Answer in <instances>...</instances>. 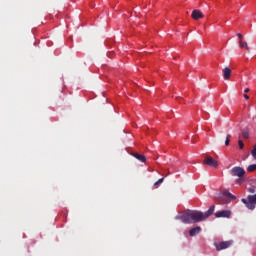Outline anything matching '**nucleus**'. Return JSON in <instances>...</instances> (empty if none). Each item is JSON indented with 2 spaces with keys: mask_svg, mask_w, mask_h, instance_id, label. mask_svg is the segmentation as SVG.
<instances>
[{
  "mask_svg": "<svg viewBox=\"0 0 256 256\" xmlns=\"http://www.w3.org/2000/svg\"><path fill=\"white\" fill-rule=\"evenodd\" d=\"M215 210L214 206H211L206 213L195 210H187L182 216H177L176 219H180L184 224H193L204 221L213 214Z\"/></svg>",
  "mask_w": 256,
  "mask_h": 256,
  "instance_id": "nucleus-1",
  "label": "nucleus"
},
{
  "mask_svg": "<svg viewBox=\"0 0 256 256\" xmlns=\"http://www.w3.org/2000/svg\"><path fill=\"white\" fill-rule=\"evenodd\" d=\"M242 202L247 206L248 209L254 210L256 205V194L249 195L248 200L242 199Z\"/></svg>",
  "mask_w": 256,
  "mask_h": 256,
  "instance_id": "nucleus-2",
  "label": "nucleus"
},
{
  "mask_svg": "<svg viewBox=\"0 0 256 256\" xmlns=\"http://www.w3.org/2000/svg\"><path fill=\"white\" fill-rule=\"evenodd\" d=\"M232 245H233V241L232 240H230V241H223V242L215 243L214 244V246L216 247L217 251H222V250L228 249Z\"/></svg>",
  "mask_w": 256,
  "mask_h": 256,
  "instance_id": "nucleus-3",
  "label": "nucleus"
},
{
  "mask_svg": "<svg viewBox=\"0 0 256 256\" xmlns=\"http://www.w3.org/2000/svg\"><path fill=\"white\" fill-rule=\"evenodd\" d=\"M224 198H229L231 200H235L236 197L233 196L232 194H230L228 191H224L222 195H220V197H216V201L219 203V204H225L227 203L226 201H224Z\"/></svg>",
  "mask_w": 256,
  "mask_h": 256,
  "instance_id": "nucleus-4",
  "label": "nucleus"
},
{
  "mask_svg": "<svg viewBox=\"0 0 256 256\" xmlns=\"http://www.w3.org/2000/svg\"><path fill=\"white\" fill-rule=\"evenodd\" d=\"M245 170L241 167H234L231 170V174L235 177L242 178L245 175Z\"/></svg>",
  "mask_w": 256,
  "mask_h": 256,
  "instance_id": "nucleus-5",
  "label": "nucleus"
},
{
  "mask_svg": "<svg viewBox=\"0 0 256 256\" xmlns=\"http://www.w3.org/2000/svg\"><path fill=\"white\" fill-rule=\"evenodd\" d=\"M204 165H208L210 167H214L216 168L218 166V163L215 159H213L212 157H207L204 162H203Z\"/></svg>",
  "mask_w": 256,
  "mask_h": 256,
  "instance_id": "nucleus-6",
  "label": "nucleus"
},
{
  "mask_svg": "<svg viewBox=\"0 0 256 256\" xmlns=\"http://www.w3.org/2000/svg\"><path fill=\"white\" fill-rule=\"evenodd\" d=\"M191 17H192L194 20H199V19L204 18V14H203L200 10L194 9V10L192 11Z\"/></svg>",
  "mask_w": 256,
  "mask_h": 256,
  "instance_id": "nucleus-7",
  "label": "nucleus"
},
{
  "mask_svg": "<svg viewBox=\"0 0 256 256\" xmlns=\"http://www.w3.org/2000/svg\"><path fill=\"white\" fill-rule=\"evenodd\" d=\"M230 215H231V212L230 211H226V210L217 212L215 214V216L217 218H228Z\"/></svg>",
  "mask_w": 256,
  "mask_h": 256,
  "instance_id": "nucleus-8",
  "label": "nucleus"
},
{
  "mask_svg": "<svg viewBox=\"0 0 256 256\" xmlns=\"http://www.w3.org/2000/svg\"><path fill=\"white\" fill-rule=\"evenodd\" d=\"M231 73H232L231 68H229V67L226 66V67L223 69V77H224V79H225V80H229L230 77H231Z\"/></svg>",
  "mask_w": 256,
  "mask_h": 256,
  "instance_id": "nucleus-9",
  "label": "nucleus"
},
{
  "mask_svg": "<svg viewBox=\"0 0 256 256\" xmlns=\"http://www.w3.org/2000/svg\"><path fill=\"white\" fill-rule=\"evenodd\" d=\"M200 231H201V228H200V227H195V228H193V229H191V230L189 231V235H190L191 237H194V236H196L197 234H199Z\"/></svg>",
  "mask_w": 256,
  "mask_h": 256,
  "instance_id": "nucleus-10",
  "label": "nucleus"
},
{
  "mask_svg": "<svg viewBox=\"0 0 256 256\" xmlns=\"http://www.w3.org/2000/svg\"><path fill=\"white\" fill-rule=\"evenodd\" d=\"M132 156L135 157L138 161H140L142 163H144L146 161V158L143 155L134 153V154H132Z\"/></svg>",
  "mask_w": 256,
  "mask_h": 256,
  "instance_id": "nucleus-11",
  "label": "nucleus"
},
{
  "mask_svg": "<svg viewBox=\"0 0 256 256\" xmlns=\"http://www.w3.org/2000/svg\"><path fill=\"white\" fill-rule=\"evenodd\" d=\"M239 47L240 48H246L247 52H250V48L247 44V42H243L242 40L239 41Z\"/></svg>",
  "mask_w": 256,
  "mask_h": 256,
  "instance_id": "nucleus-12",
  "label": "nucleus"
},
{
  "mask_svg": "<svg viewBox=\"0 0 256 256\" xmlns=\"http://www.w3.org/2000/svg\"><path fill=\"white\" fill-rule=\"evenodd\" d=\"M256 170V164H253V165H250L248 168H247V171L248 172H254Z\"/></svg>",
  "mask_w": 256,
  "mask_h": 256,
  "instance_id": "nucleus-13",
  "label": "nucleus"
},
{
  "mask_svg": "<svg viewBox=\"0 0 256 256\" xmlns=\"http://www.w3.org/2000/svg\"><path fill=\"white\" fill-rule=\"evenodd\" d=\"M242 137H243L244 139H248V138H249V131H248V130H243V132H242Z\"/></svg>",
  "mask_w": 256,
  "mask_h": 256,
  "instance_id": "nucleus-14",
  "label": "nucleus"
},
{
  "mask_svg": "<svg viewBox=\"0 0 256 256\" xmlns=\"http://www.w3.org/2000/svg\"><path fill=\"white\" fill-rule=\"evenodd\" d=\"M230 139H231V134H228L225 140V145L229 146L230 145Z\"/></svg>",
  "mask_w": 256,
  "mask_h": 256,
  "instance_id": "nucleus-15",
  "label": "nucleus"
},
{
  "mask_svg": "<svg viewBox=\"0 0 256 256\" xmlns=\"http://www.w3.org/2000/svg\"><path fill=\"white\" fill-rule=\"evenodd\" d=\"M251 154H252L254 160H256V145L254 146V148H253Z\"/></svg>",
  "mask_w": 256,
  "mask_h": 256,
  "instance_id": "nucleus-16",
  "label": "nucleus"
},
{
  "mask_svg": "<svg viewBox=\"0 0 256 256\" xmlns=\"http://www.w3.org/2000/svg\"><path fill=\"white\" fill-rule=\"evenodd\" d=\"M238 145L240 149H243L244 147V142H242V140H238Z\"/></svg>",
  "mask_w": 256,
  "mask_h": 256,
  "instance_id": "nucleus-17",
  "label": "nucleus"
},
{
  "mask_svg": "<svg viewBox=\"0 0 256 256\" xmlns=\"http://www.w3.org/2000/svg\"><path fill=\"white\" fill-rule=\"evenodd\" d=\"M163 181H164V178L159 179L157 182L154 183V186H157V185L163 183Z\"/></svg>",
  "mask_w": 256,
  "mask_h": 256,
  "instance_id": "nucleus-18",
  "label": "nucleus"
},
{
  "mask_svg": "<svg viewBox=\"0 0 256 256\" xmlns=\"http://www.w3.org/2000/svg\"><path fill=\"white\" fill-rule=\"evenodd\" d=\"M248 192L251 193V194H254L256 192V189L254 187L249 188Z\"/></svg>",
  "mask_w": 256,
  "mask_h": 256,
  "instance_id": "nucleus-19",
  "label": "nucleus"
},
{
  "mask_svg": "<svg viewBox=\"0 0 256 256\" xmlns=\"http://www.w3.org/2000/svg\"><path fill=\"white\" fill-rule=\"evenodd\" d=\"M237 36H238L239 39L243 38V35L241 33H237Z\"/></svg>",
  "mask_w": 256,
  "mask_h": 256,
  "instance_id": "nucleus-20",
  "label": "nucleus"
},
{
  "mask_svg": "<svg viewBox=\"0 0 256 256\" xmlns=\"http://www.w3.org/2000/svg\"><path fill=\"white\" fill-rule=\"evenodd\" d=\"M244 98H245L246 100H248V99H249L248 94H244Z\"/></svg>",
  "mask_w": 256,
  "mask_h": 256,
  "instance_id": "nucleus-21",
  "label": "nucleus"
},
{
  "mask_svg": "<svg viewBox=\"0 0 256 256\" xmlns=\"http://www.w3.org/2000/svg\"><path fill=\"white\" fill-rule=\"evenodd\" d=\"M249 91H250L249 88H245L244 90L245 93H248Z\"/></svg>",
  "mask_w": 256,
  "mask_h": 256,
  "instance_id": "nucleus-22",
  "label": "nucleus"
}]
</instances>
